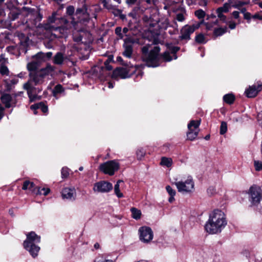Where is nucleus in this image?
Listing matches in <instances>:
<instances>
[{
  "label": "nucleus",
  "instance_id": "1",
  "mask_svg": "<svg viewBox=\"0 0 262 262\" xmlns=\"http://www.w3.org/2000/svg\"><path fill=\"white\" fill-rule=\"evenodd\" d=\"M63 20V17L59 16L57 12H53L48 16L46 22L38 25V28L45 37L50 39L57 38L59 35L56 33L57 28Z\"/></svg>",
  "mask_w": 262,
  "mask_h": 262
},
{
  "label": "nucleus",
  "instance_id": "2",
  "mask_svg": "<svg viewBox=\"0 0 262 262\" xmlns=\"http://www.w3.org/2000/svg\"><path fill=\"white\" fill-rule=\"evenodd\" d=\"M227 224L225 214L222 211L215 209L209 215L205 225L206 231L210 234L220 233Z\"/></svg>",
  "mask_w": 262,
  "mask_h": 262
},
{
  "label": "nucleus",
  "instance_id": "3",
  "mask_svg": "<svg viewBox=\"0 0 262 262\" xmlns=\"http://www.w3.org/2000/svg\"><path fill=\"white\" fill-rule=\"evenodd\" d=\"M149 41L151 42V44L147 43L142 48V58L143 60L145 61L147 67H157L159 66L158 63L159 54L160 51L159 47L155 46L149 53L148 51L151 45H158L160 41L158 36H156L149 40Z\"/></svg>",
  "mask_w": 262,
  "mask_h": 262
},
{
  "label": "nucleus",
  "instance_id": "4",
  "mask_svg": "<svg viewBox=\"0 0 262 262\" xmlns=\"http://www.w3.org/2000/svg\"><path fill=\"white\" fill-rule=\"evenodd\" d=\"M40 242V237L34 231H31L27 235V238L24 242V247L34 258L37 256L40 250V247L36 244Z\"/></svg>",
  "mask_w": 262,
  "mask_h": 262
},
{
  "label": "nucleus",
  "instance_id": "5",
  "mask_svg": "<svg viewBox=\"0 0 262 262\" xmlns=\"http://www.w3.org/2000/svg\"><path fill=\"white\" fill-rule=\"evenodd\" d=\"M123 67H119L116 68L113 71L112 77L118 78L120 77L122 79H125L130 77L133 75L137 70V68L135 66L131 64L130 63H122Z\"/></svg>",
  "mask_w": 262,
  "mask_h": 262
},
{
  "label": "nucleus",
  "instance_id": "6",
  "mask_svg": "<svg viewBox=\"0 0 262 262\" xmlns=\"http://www.w3.org/2000/svg\"><path fill=\"white\" fill-rule=\"evenodd\" d=\"M75 16H76L77 21L75 20V18H73L71 24L73 27H75V25H77L79 23H85L88 22L91 17V13L88 12L86 6L84 5L82 7L76 9Z\"/></svg>",
  "mask_w": 262,
  "mask_h": 262
},
{
  "label": "nucleus",
  "instance_id": "7",
  "mask_svg": "<svg viewBox=\"0 0 262 262\" xmlns=\"http://www.w3.org/2000/svg\"><path fill=\"white\" fill-rule=\"evenodd\" d=\"M248 194V199L251 206H257L262 200L261 189L256 186H252L249 190Z\"/></svg>",
  "mask_w": 262,
  "mask_h": 262
},
{
  "label": "nucleus",
  "instance_id": "8",
  "mask_svg": "<svg viewBox=\"0 0 262 262\" xmlns=\"http://www.w3.org/2000/svg\"><path fill=\"white\" fill-rule=\"evenodd\" d=\"M173 184L176 186L179 192H190L194 189V182L191 177H188L185 181L175 182Z\"/></svg>",
  "mask_w": 262,
  "mask_h": 262
},
{
  "label": "nucleus",
  "instance_id": "9",
  "mask_svg": "<svg viewBox=\"0 0 262 262\" xmlns=\"http://www.w3.org/2000/svg\"><path fill=\"white\" fill-rule=\"evenodd\" d=\"M201 120H191L188 124V132L187 133V139L190 141L194 140L198 136Z\"/></svg>",
  "mask_w": 262,
  "mask_h": 262
},
{
  "label": "nucleus",
  "instance_id": "10",
  "mask_svg": "<svg viewBox=\"0 0 262 262\" xmlns=\"http://www.w3.org/2000/svg\"><path fill=\"white\" fill-rule=\"evenodd\" d=\"M119 168V164L115 161H109L100 165L99 169L105 174L112 176Z\"/></svg>",
  "mask_w": 262,
  "mask_h": 262
},
{
  "label": "nucleus",
  "instance_id": "11",
  "mask_svg": "<svg viewBox=\"0 0 262 262\" xmlns=\"http://www.w3.org/2000/svg\"><path fill=\"white\" fill-rule=\"evenodd\" d=\"M199 25H186L182 27L180 31V35L179 39L181 40H186V41L190 39V35L194 31L199 28Z\"/></svg>",
  "mask_w": 262,
  "mask_h": 262
},
{
  "label": "nucleus",
  "instance_id": "12",
  "mask_svg": "<svg viewBox=\"0 0 262 262\" xmlns=\"http://www.w3.org/2000/svg\"><path fill=\"white\" fill-rule=\"evenodd\" d=\"M63 19L66 21H63V20L61 21V24L56 31V33L59 35L58 38L67 37L71 28V25L69 21L65 17H63Z\"/></svg>",
  "mask_w": 262,
  "mask_h": 262
},
{
  "label": "nucleus",
  "instance_id": "13",
  "mask_svg": "<svg viewBox=\"0 0 262 262\" xmlns=\"http://www.w3.org/2000/svg\"><path fill=\"white\" fill-rule=\"evenodd\" d=\"M140 239L144 243H148L153 238V232L148 227H141L139 229Z\"/></svg>",
  "mask_w": 262,
  "mask_h": 262
},
{
  "label": "nucleus",
  "instance_id": "14",
  "mask_svg": "<svg viewBox=\"0 0 262 262\" xmlns=\"http://www.w3.org/2000/svg\"><path fill=\"white\" fill-rule=\"evenodd\" d=\"M113 189L112 183L106 181H100L96 183L94 186V191L105 193L108 192Z\"/></svg>",
  "mask_w": 262,
  "mask_h": 262
},
{
  "label": "nucleus",
  "instance_id": "15",
  "mask_svg": "<svg viewBox=\"0 0 262 262\" xmlns=\"http://www.w3.org/2000/svg\"><path fill=\"white\" fill-rule=\"evenodd\" d=\"M40 71L35 73H30V79L27 82H30L31 85L33 82L35 85H40L44 82L45 77Z\"/></svg>",
  "mask_w": 262,
  "mask_h": 262
},
{
  "label": "nucleus",
  "instance_id": "16",
  "mask_svg": "<svg viewBox=\"0 0 262 262\" xmlns=\"http://www.w3.org/2000/svg\"><path fill=\"white\" fill-rule=\"evenodd\" d=\"M262 90V82L259 81L257 85L253 84L250 86L248 89L245 91L246 96L248 98H253L257 96L259 92Z\"/></svg>",
  "mask_w": 262,
  "mask_h": 262
},
{
  "label": "nucleus",
  "instance_id": "17",
  "mask_svg": "<svg viewBox=\"0 0 262 262\" xmlns=\"http://www.w3.org/2000/svg\"><path fill=\"white\" fill-rule=\"evenodd\" d=\"M62 197L69 201H74L76 198V191L74 187H66L61 192Z\"/></svg>",
  "mask_w": 262,
  "mask_h": 262
},
{
  "label": "nucleus",
  "instance_id": "18",
  "mask_svg": "<svg viewBox=\"0 0 262 262\" xmlns=\"http://www.w3.org/2000/svg\"><path fill=\"white\" fill-rule=\"evenodd\" d=\"M24 89L27 91V94L30 102H33L38 99L36 94H34L33 91L36 89L30 82H26L24 84Z\"/></svg>",
  "mask_w": 262,
  "mask_h": 262
},
{
  "label": "nucleus",
  "instance_id": "19",
  "mask_svg": "<svg viewBox=\"0 0 262 262\" xmlns=\"http://www.w3.org/2000/svg\"><path fill=\"white\" fill-rule=\"evenodd\" d=\"M2 103L5 104L6 108H10L11 105V102L12 98L10 94H3L1 98Z\"/></svg>",
  "mask_w": 262,
  "mask_h": 262
},
{
  "label": "nucleus",
  "instance_id": "20",
  "mask_svg": "<svg viewBox=\"0 0 262 262\" xmlns=\"http://www.w3.org/2000/svg\"><path fill=\"white\" fill-rule=\"evenodd\" d=\"M101 10V7L99 5H94L91 7L89 11L91 13V17L97 18V13L99 12Z\"/></svg>",
  "mask_w": 262,
  "mask_h": 262
},
{
  "label": "nucleus",
  "instance_id": "21",
  "mask_svg": "<svg viewBox=\"0 0 262 262\" xmlns=\"http://www.w3.org/2000/svg\"><path fill=\"white\" fill-rule=\"evenodd\" d=\"M123 47L124 49L122 53L123 55L125 57L130 58L133 54V46L123 44Z\"/></svg>",
  "mask_w": 262,
  "mask_h": 262
},
{
  "label": "nucleus",
  "instance_id": "22",
  "mask_svg": "<svg viewBox=\"0 0 262 262\" xmlns=\"http://www.w3.org/2000/svg\"><path fill=\"white\" fill-rule=\"evenodd\" d=\"M74 27L75 28V31L73 33V40L75 42H79L81 41L82 39V36L81 33L83 32V30H77L76 26Z\"/></svg>",
  "mask_w": 262,
  "mask_h": 262
},
{
  "label": "nucleus",
  "instance_id": "23",
  "mask_svg": "<svg viewBox=\"0 0 262 262\" xmlns=\"http://www.w3.org/2000/svg\"><path fill=\"white\" fill-rule=\"evenodd\" d=\"M64 59L63 54L61 52H57L54 57L53 62L55 64L61 65Z\"/></svg>",
  "mask_w": 262,
  "mask_h": 262
},
{
  "label": "nucleus",
  "instance_id": "24",
  "mask_svg": "<svg viewBox=\"0 0 262 262\" xmlns=\"http://www.w3.org/2000/svg\"><path fill=\"white\" fill-rule=\"evenodd\" d=\"M31 110H36V109H40L43 113H47L48 111V106L46 105L43 102H39L30 107Z\"/></svg>",
  "mask_w": 262,
  "mask_h": 262
},
{
  "label": "nucleus",
  "instance_id": "25",
  "mask_svg": "<svg viewBox=\"0 0 262 262\" xmlns=\"http://www.w3.org/2000/svg\"><path fill=\"white\" fill-rule=\"evenodd\" d=\"M33 58L38 62L39 64L43 61H46V55L43 53L40 52L33 56Z\"/></svg>",
  "mask_w": 262,
  "mask_h": 262
},
{
  "label": "nucleus",
  "instance_id": "26",
  "mask_svg": "<svg viewBox=\"0 0 262 262\" xmlns=\"http://www.w3.org/2000/svg\"><path fill=\"white\" fill-rule=\"evenodd\" d=\"M40 64L34 60L27 64V69L30 73H35V72L38 68Z\"/></svg>",
  "mask_w": 262,
  "mask_h": 262
},
{
  "label": "nucleus",
  "instance_id": "27",
  "mask_svg": "<svg viewBox=\"0 0 262 262\" xmlns=\"http://www.w3.org/2000/svg\"><path fill=\"white\" fill-rule=\"evenodd\" d=\"M55 68L51 65H48L45 68L39 71L43 76L45 77L47 75H51L54 71Z\"/></svg>",
  "mask_w": 262,
  "mask_h": 262
},
{
  "label": "nucleus",
  "instance_id": "28",
  "mask_svg": "<svg viewBox=\"0 0 262 262\" xmlns=\"http://www.w3.org/2000/svg\"><path fill=\"white\" fill-rule=\"evenodd\" d=\"M130 211L132 213V217L133 219L137 220L141 218V211L140 210L135 207H132L130 209Z\"/></svg>",
  "mask_w": 262,
  "mask_h": 262
},
{
  "label": "nucleus",
  "instance_id": "29",
  "mask_svg": "<svg viewBox=\"0 0 262 262\" xmlns=\"http://www.w3.org/2000/svg\"><path fill=\"white\" fill-rule=\"evenodd\" d=\"M123 183L122 180H118L114 186V192L118 198H121L123 196V193L120 191V184Z\"/></svg>",
  "mask_w": 262,
  "mask_h": 262
},
{
  "label": "nucleus",
  "instance_id": "30",
  "mask_svg": "<svg viewBox=\"0 0 262 262\" xmlns=\"http://www.w3.org/2000/svg\"><path fill=\"white\" fill-rule=\"evenodd\" d=\"M126 38L124 39V44L126 45L133 46V44L135 43H138V39L131 36H128L126 35Z\"/></svg>",
  "mask_w": 262,
  "mask_h": 262
},
{
  "label": "nucleus",
  "instance_id": "31",
  "mask_svg": "<svg viewBox=\"0 0 262 262\" xmlns=\"http://www.w3.org/2000/svg\"><path fill=\"white\" fill-rule=\"evenodd\" d=\"M224 101L229 104H232L235 100V97L232 94H226L223 97Z\"/></svg>",
  "mask_w": 262,
  "mask_h": 262
},
{
  "label": "nucleus",
  "instance_id": "32",
  "mask_svg": "<svg viewBox=\"0 0 262 262\" xmlns=\"http://www.w3.org/2000/svg\"><path fill=\"white\" fill-rule=\"evenodd\" d=\"M172 163V160L171 158L162 157L160 162V164L162 166L169 167L171 166Z\"/></svg>",
  "mask_w": 262,
  "mask_h": 262
},
{
  "label": "nucleus",
  "instance_id": "33",
  "mask_svg": "<svg viewBox=\"0 0 262 262\" xmlns=\"http://www.w3.org/2000/svg\"><path fill=\"white\" fill-rule=\"evenodd\" d=\"M63 92V88L61 84L56 85L52 90L53 96L57 98V95Z\"/></svg>",
  "mask_w": 262,
  "mask_h": 262
},
{
  "label": "nucleus",
  "instance_id": "34",
  "mask_svg": "<svg viewBox=\"0 0 262 262\" xmlns=\"http://www.w3.org/2000/svg\"><path fill=\"white\" fill-rule=\"evenodd\" d=\"M230 8V4L226 3L223 5V7H219L216 9V12L227 13L229 12Z\"/></svg>",
  "mask_w": 262,
  "mask_h": 262
},
{
  "label": "nucleus",
  "instance_id": "35",
  "mask_svg": "<svg viewBox=\"0 0 262 262\" xmlns=\"http://www.w3.org/2000/svg\"><path fill=\"white\" fill-rule=\"evenodd\" d=\"M227 27L218 28L214 30L213 34L216 36H221L227 32Z\"/></svg>",
  "mask_w": 262,
  "mask_h": 262
},
{
  "label": "nucleus",
  "instance_id": "36",
  "mask_svg": "<svg viewBox=\"0 0 262 262\" xmlns=\"http://www.w3.org/2000/svg\"><path fill=\"white\" fill-rule=\"evenodd\" d=\"M141 9L138 6L134 7L132 11L128 14V15L132 17L133 18H136L137 16L140 13Z\"/></svg>",
  "mask_w": 262,
  "mask_h": 262
},
{
  "label": "nucleus",
  "instance_id": "37",
  "mask_svg": "<svg viewBox=\"0 0 262 262\" xmlns=\"http://www.w3.org/2000/svg\"><path fill=\"white\" fill-rule=\"evenodd\" d=\"M0 73L2 75L6 76H8L9 74V70L4 63H1L0 64Z\"/></svg>",
  "mask_w": 262,
  "mask_h": 262
},
{
  "label": "nucleus",
  "instance_id": "38",
  "mask_svg": "<svg viewBox=\"0 0 262 262\" xmlns=\"http://www.w3.org/2000/svg\"><path fill=\"white\" fill-rule=\"evenodd\" d=\"M195 40L199 43H205L206 42L204 35L201 33L198 34L195 36Z\"/></svg>",
  "mask_w": 262,
  "mask_h": 262
},
{
  "label": "nucleus",
  "instance_id": "39",
  "mask_svg": "<svg viewBox=\"0 0 262 262\" xmlns=\"http://www.w3.org/2000/svg\"><path fill=\"white\" fill-rule=\"evenodd\" d=\"M102 3L104 8L107 9L109 11H113L116 9L115 6L108 3L106 0H103Z\"/></svg>",
  "mask_w": 262,
  "mask_h": 262
},
{
  "label": "nucleus",
  "instance_id": "40",
  "mask_svg": "<svg viewBox=\"0 0 262 262\" xmlns=\"http://www.w3.org/2000/svg\"><path fill=\"white\" fill-rule=\"evenodd\" d=\"M50 191V189L48 188H38L37 193L43 194L44 195H48Z\"/></svg>",
  "mask_w": 262,
  "mask_h": 262
},
{
  "label": "nucleus",
  "instance_id": "41",
  "mask_svg": "<svg viewBox=\"0 0 262 262\" xmlns=\"http://www.w3.org/2000/svg\"><path fill=\"white\" fill-rule=\"evenodd\" d=\"M206 13L202 9H199L195 11V15L199 19L204 18L205 16Z\"/></svg>",
  "mask_w": 262,
  "mask_h": 262
},
{
  "label": "nucleus",
  "instance_id": "42",
  "mask_svg": "<svg viewBox=\"0 0 262 262\" xmlns=\"http://www.w3.org/2000/svg\"><path fill=\"white\" fill-rule=\"evenodd\" d=\"M247 2L237 1L233 5L232 7L234 8L240 9L243 6L248 4Z\"/></svg>",
  "mask_w": 262,
  "mask_h": 262
},
{
  "label": "nucleus",
  "instance_id": "43",
  "mask_svg": "<svg viewBox=\"0 0 262 262\" xmlns=\"http://www.w3.org/2000/svg\"><path fill=\"white\" fill-rule=\"evenodd\" d=\"M254 165L256 171L262 170V162L258 160H255L254 161Z\"/></svg>",
  "mask_w": 262,
  "mask_h": 262
},
{
  "label": "nucleus",
  "instance_id": "44",
  "mask_svg": "<svg viewBox=\"0 0 262 262\" xmlns=\"http://www.w3.org/2000/svg\"><path fill=\"white\" fill-rule=\"evenodd\" d=\"M227 130V123L225 122H222L220 127V134L224 135L225 134Z\"/></svg>",
  "mask_w": 262,
  "mask_h": 262
},
{
  "label": "nucleus",
  "instance_id": "45",
  "mask_svg": "<svg viewBox=\"0 0 262 262\" xmlns=\"http://www.w3.org/2000/svg\"><path fill=\"white\" fill-rule=\"evenodd\" d=\"M75 8L73 6H69L66 8L67 14L69 15L72 16L74 14Z\"/></svg>",
  "mask_w": 262,
  "mask_h": 262
},
{
  "label": "nucleus",
  "instance_id": "46",
  "mask_svg": "<svg viewBox=\"0 0 262 262\" xmlns=\"http://www.w3.org/2000/svg\"><path fill=\"white\" fill-rule=\"evenodd\" d=\"M166 190L169 195H176V191L174 189H172L169 185L166 187Z\"/></svg>",
  "mask_w": 262,
  "mask_h": 262
},
{
  "label": "nucleus",
  "instance_id": "47",
  "mask_svg": "<svg viewBox=\"0 0 262 262\" xmlns=\"http://www.w3.org/2000/svg\"><path fill=\"white\" fill-rule=\"evenodd\" d=\"M69 174V169L67 167H63L61 169V176L62 178H66Z\"/></svg>",
  "mask_w": 262,
  "mask_h": 262
},
{
  "label": "nucleus",
  "instance_id": "48",
  "mask_svg": "<svg viewBox=\"0 0 262 262\" xmlns=\"http://www.w3.org/2000/svg\"><path fill=\"white\" fill-rule=\"evenodd\" d=\"M145 152L143 149H139L137 151V156L139 159H141L145 155Z\"/></svg>",
  "mask_w": 262,
  "mask_h": 262
},
{
  "label": "nucleus",
  "instance_id": "49",
  "mask_svg": "<svg viewBox=\"0 0 262 262\" xmlns=\"http://www.w3.org/2000/svg\"><path fill=\"white\" fill-rule=\"evenodd\" d=\"M18 82V79H12L10 80L9 81L7 82V86L8 88H11L12 85L16 84Z\"/></svg>",
  "mask_w": 262,
  "mask_h": 262
},
{
  "label": "nucleus",
  "instance_id": "50",
  "mask_svg": "<svg viewBox=\"0 0 262 262\" xmlns=\"http://www.w3.org/2000/svg\"><path fill=\"white\" fill-rule=\"evenodd\" d=\"M217 24H218L217 19H216L215 21H214L212 23H205L206 28L207 30H211L214 25H217Z\"/></svg>",
  "mask_w": 262,
  "mask_h": 262
},
{
  "label": "nucleus",
  "instance_id": "51",
  "mask_svg": "<svg viewBox=\"0 0 262 262\" xmlns=\"http://www.w3.org/2000/svg\"><path fill=\"white\" fill-rule=\"evenodd\" d=\"M184 15L182 13H179L176 15V19L178 21L182 22L185 20Z\"/></svg>",
  "mask_w": 262,
  "mask_h": 262
},
{
  "label": "nucleus",
  "instance_id": "52",
  "mask_svg": "<svg viewBox=\"0 0 262 262\" xmlns=\"http://www.w3.org/2000/svg\"><path fill=\"white\" fill-rule=\"evenodd\" d=\"M163 57L164 59L166 61H170L172 60V58H171L169 53L168 52H165L163 54Z\"/></svg>",
  "mask_w": 262,
  "mask_h": 262
},
{
  "label": "nucleus",
  "instance_id": "53",
  "mask_svg": "<svg viewBox=\"0 0 262 262\" xmlns=\"http://www.w3.org/2000/svg\"><path fill=\"white\" fill-rule=\"evenodd\" d=\"M217 17L220 18V20L224 23H226V16L223 14V13L216 12Z\"/></svg>",
  "mask_w": 262,
  "mask_h": 262
},
{
  "label": "nucleus",
  "instance_id": "54",
  "mask_svg": "<svg viewBox=\"0 0 262 262\" xmlns=\"http://www.w3.org/2000/svg\"><path fill=\"white\" fill-rule=\"evenodd\" d=\"M110 60L108 59L104 62V68L108 71H111L113 69L112 66L110 64Z\"/></svg>",
  "mask_w": 262,
  "mask_h": 262
},
{
  "label": "nucleus",
  "instance_id": "55",
  "mask_svg": "<svg viewBox=\"0 0 262 262\" xmlns=\"http://www.w3.org/2000/svg\"><path fill=\"white\" fill-rule=\"evenodd\" d=\"M30 184V182L29 181H26L24 182L23 186L22 189L23 190H27V189H30L29 187V185Z\"/></svg>",
  "mask_w": 262,
  "mask_h": 262
},
{
  "label": "nucleus",
  "instance_id": "56",
  "mask_svg": "<svg viewBox=\"0 0 262 262\" xmlns=\"http://www.w3.org/2000/svg\"><path fill=\"white\" fill-rule=\"evenodd\" d=\"M180 49L179 47H171L169 48V50L171 53L176 54Z\"/></svg>",
  "mask_w": 262,
  "mask_h": 262
},
{
  "label": "nucleus",
  "instance_id": "57",
  "mask_svg": "<svg viewBox=\"0 0 262 262\" xmlns=\"http://www.w3.org/2000/svg\"><path fill=\"white\" fill-rule=\"evenodd\" d=\"M257 120L259 124L262 126V111L258 114Z\"/></svg>",
  "mask_w": 262,
  "mask_h": 262
},
{
  "label": "nucleus",
  "instance_id": "58",
  "mask_svg": "<svg viewBox=\"0 0 262 262\" xmlns=\"http://www.w3.org/2000/svg\"><path fill=\"white\" fill-rule=\"evenodd\" d=\"M94 262H114L113 260L111 259H103L102 258L99 259L97 258L95 260Z\"/></svg>",
  "mask_w": 262,
  "mask_h": 262
},
{
  "label": "nucleus",
  "instance_id": "59",
  "mask_svg": "<svg viewBox=\"0 0 262 262\" xmlns=\"http://www.w3.org/2000/svg\"><path fill=\"white\" fill-rule=\"evenodd\" d=\"M215 191V190L214 188V187L213 186H211L208 189H207V192L208 194L211 195V194H213Z\"/></svg>",
  "mask_w": 262,
  "mask_h": 262
},
{
  "label": "nucleus",
  "instance_id": "60",
  "mask_svg": "<svg viewBox=\"0 0 262 262\" xmlns=\"http://www.w3.org/2000/svg\"><path fill=\"white\" fill-rule=\"evenodd\" d=\"M198 4L201 6H206L207 4V0H199Z\"/></svg>",
  "mask_w": 262,
  "mask_h": 262
},
{
  "label": "nucleus",
  "instance_id": "61",
  "mask_svg": "<svg viewBox=\"0 0 262 262\" xmlns=\"http://www.w3.org/2000/svg\"><path fill=\"white\" fill-rule=\"evenodd\" d=\"M244 17L245 19H247L248 20H250L251 19V14L249 12H246L245 14H244Z\"/></svg>",
  "mask_w": 262,
  "mask_h": 262
},
{
  "label": "nucleus",
  "instance_id": "62",
  "mask_svg": "<svg viewBox=\"0 0 262 262\" xmlns=\"http://www.w3.org/2000/svg\"><path fill=\"white\" fill-rule=\"evenodd\" d=\"M232 15L234 18L237 19L239 17V12L234 11L232 12Z\"/></svg>",
  "mask_w": 262,
  "mask_h": 262
},
{
  "label": "nucleus",
  "instance_id": "63",
  "mask_svg": "<svg viewBox=\"0 0 262 262\" xmlns=\"http://www.w3.org/2000/svg\"><path fill=\"white\" fill-rule=\"evenodd\" d=\"M236 24L234 22H230L229 23V28H230L231 29H234L236 27Z\"/></svg>",
  "mask_w": 262,
  "mask_h": 262
},
{
  "label": "nucleus",
  "instance_id": "64",
  "mask_svg": "<svg viewBox=\"0 0 262 262\" xmlns=\"http://www.w3.org/2000/svg\"><path fill=\"white\" fill-rule=\"evenodd\" d=\"M122 32V29L121 27H117L115 29V33L118 35L119 34H120Z\"/></svg>",
  "mask_w": 262,
  "mask_h": 262
}]
</instances>
